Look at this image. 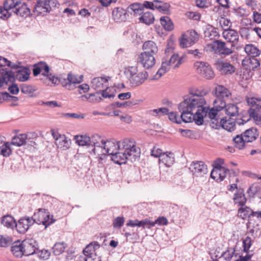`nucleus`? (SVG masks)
<instances>
[{"label": "nucleus", "instance_id": "1", "mask_svg": "<svg viewBox=\"0 0 261 261\" xmlns=\"http://www.w3.org/2000/svg\"><path fill=\"white\" fill-rule=\"evenodd\" d=\"M246 101L250 108L248 110L249 118H253L255 124L261 125V99L254 97H246Z\"/></svg>", "mask_w": 261, "mask_h": 261}, {"label": "nucleus", "instance_id": "2", "mask_svg": "<svg viewBox=\"0 0 261 261\" xmlns=\"http://www.w3.org/2000/svg\"><path fill=\"white\" fill-rule=\"evenodd\" d=\"M59 6L60 4L57 0H38L34 5L33 11L37 13V15L43 16Z\"/></svg>", "mask_w": 261, "mask_h": 261}, {"label": "nucleus", "instance_id": "3", "mask_svg": "<svg viewBox=\"0 0 261 261\" xmlns=\"http://www.w3.org/2000/svg\"><path fill=\"white\" fill-rule=\"evenodd\" d=\"M101 142L102 144L104 145V148L108 155H111V160L113 161L115 164L121 165L125 164L127 161H129L125 151L124 152L117 151L116 148V146L114 143H113V144H114V146L115 147V150H111V148L106 147L107 146L106 144L107 143L110 144L111 143L110 142L102 140Z\"/></svg>", "mask_w": 261, "mask_h": 261}, {"label": "nucleus", "instance_id": "4", "mask_svg": "<svg viewBox=\"0 0 261 261\" xmlns=\"http://www.w3.org/2000/svg\"><path fill=\"white\" fill-rule=\"evenodd\" d=\"M206 48L207 51H214L215 54L220 55L222 58L233 53L232 49L227 47L226 43L221 40H215L211 43L207 44Z\"/></svg>", "mask_w": 261, "mask_h": 261}, {"label": "nucleus", "instance_id": "5", "mask_svg": "<svg viewBox=\"0 0 261 261\" xmlns=\"http://www.w3.org/2000/svg\"><path fill=\"white\" fill-rule=\"evenodd\" d=\"M12 12L17 16L27 17L31 14L30 9L25 3H22V0H12Z\"/></svg>", "mask_w": 261, "mask_h": 261}, {"label": "nucleus", "instance_id": "6", "mask_svg": "<svg viewBox=\"0 0 261 261\" xmlns=\"http://www.w3.org/2000/svg\"><path fill=\"white\" fill-rule=\"evenodd\" d=\"M24 248V256H29L38 253V243L36 240L27 238L22 241Z\"/></svg>", "mask_w": 261, "mask_h": 261}, {"label": "nucleus", "instance_id": "7", "mask_svg": "<svg viewBox=\"0 0 261 261\" xmlns=\"http://www.w3.org/2000/svg\"><path fill=\"white\" fill-rule=\"evenodd\" d=\"M214 66L222 74H232L236 70L235 67L228 62H224L222 58L216 60Z\"/></svg>", "mask_w": 261, "mask_h": 261}, {"label": "nucleus", "instance_id": "8", "mask_svg": "<svg viewBox=\"0 0 261 261\" xmlns=\"http://www.w3.org/2000/svg\"><path fill=\"white\" fill-rule=\"evenodd\" d=\"M154 55L149 54L148 51L141 53L138 58V64H141L145 69L151 68L155 63Z\"/></svg>", "mask_w": 261, "mask_h": 261}, {"label": "nucleus", "instance_id": "9", "mask_svg": "<svg viewBox=\"0 0 261 261\" xmlns=\"http://www.w3.org/2000/svg\"><path fill=\"white\" fill-rule=\"evenodd\" d=\"M72 73L69 72L67 76L66 74H61L58 75V85L61 84L62 86L68 90H73L76 87L73 85V83H76L72 81Z\"/></svg>", "mask_w": 261, "mask_h": 261}, {"label": "nucleus", "instance_id": "10", "mask_svg": "<svg viewBox=\"0 0 261 261\" xmlns=\"http://www.w3.org/2000/svg\"><path fill=\"white\" fill-rule=\"evenodd\" d=\"M33 224L32 219L30 217L24 216L19 219L17 222H16L15 228L18 233L23 234Z\"/></svg>", "mask_w": 261, "mask_h": 261}, {"label": "nucleus", "instance_id": "11", "mask_svg": "<svg viewBox=\"0 0 261 261\" xmlns=\"http://www.w3.org/2000/svg\"><path fill=\"white\" fill-rule=\"evenodd\" d=\"M189 169L197 177L201 176L207 173V166L202 161L193 162Z\"/></svg>", "mask_w": 261, "mask_h": 261}, {"label": "nucleus", "instance_id": "12", "mask_svg": "<svg viewBox=\"0 0 261 261\" xmlns=\"http://www.w3.org/2000/svg\"><path fill=\"white\" fill-rule=\"evenodd\" d=\"M198 63L199 65L197 68L198 73L207 80H211L214 77V72L208 63L203 62Z\"/></svg>", "mask_w": 261, "mask_h": 261}, {"label": "nucleus", "instance_id": "13", "mask_svg": "<svg viewBox=\"0 0 261 261\" xmlns=\"http://www.w3.org/2000/svg\"><path fill=\"white\" fill-rule=\"evenodd\" d=\"M127 226L142 227L143 228L150 229L154 226L155 223L148 218L139 220L136 219L134 220L129 219L126 223Z\"/></svg>", "mask_w": 261, "mask_h": 261}, {"label": "nucleus", "instance_id": "14", "mask_svg": "<svg viewBox=\"0 0 261 261\" xmlns=\"http://www.w3.org/2000/svg\"><path fill=\"white\" fill-rule=\"evenodd\" d=\"M0 88L2 87L4 84L7 85L8 82L14 83L15 82V72L12 70H8L7 68H2L0 69Z\"/></svg>", "mask_w": 261, "mask_h": 261}, {"label": "nucleus", "instance_id": "15", "mask_svg": "<svg viewBox=\"0 0 261 261\" xmlns=\"http://www.w3.org/2000/svg\"><path fill=\"white\" fill-rule=\"evenodd\" d=\"M33 74V76L36 77L40 74L42 71V75H46L49 73L50 70V68L49 65L44 61H40L37 63L34 64L32 66Z\"/></svg>", "mask_w": 261, "mask_h": 261}, {"label": "nucleus", "instance_id": "16", "mask_svg": "<svg viewBox=\"0 0 261 261\" xmlns=\"http://www.w3.org/2000/svg\"><path fill=\"white\" fill-rule=\"evenodd\" d=\"M113 19L116 22H122L126 21L128 17V14L126 9L121 7L115 8L112 11Z\"/></svg>", "mask_w": 261, "mask_h": 261}, {"label": "nucleus", "instance_id": "17", "mask_svg": "<svg viewBox=\"0 0 261 261\" xmlns=\"http://www.w3.org/2000/svg\"><path fill=\"white\" fill-rule=\"evenodd\" d=\"M11 245V251L15 257L21 258L24 256V248L21 240H17L14 242L12 241Z\"/></svg>", "mask_w": 261, "mask_h": 261}, {"label": "nucleus", "instance_id": "18", "mask_svg": "<svg viewBox=\"0 0 261 261\" xmlns=\"http://www.w3.org/2000/svg\"><path fill=\"white\" fill-rule=\"evenodd\" d=\"M13 1L12 0H5L3 6H0V18L3 20L8 19L12 15L10 10L12 9Z\"/></svg>", "mask_w": 261, "mask_h": 261}, {"label": "nucleus", "instance_id": "19", "mask_svg": "<svg viewBox=\"0 0 261 261\" xmlns=\"http://www.w3.org/2000/svg\"><path fill=\"white\" fill-rule=\"evenodd\" d=\"M148 73L146 71L139 72L133 76H130L129 81L132 87H137L142 85L147 79Z\"/></svg>", "mask_w": 261, "mask_h": 261}, {"label": "nucleus", "instance_id": "20", "mask_svg": "<svg viewBox=\"0 0 261 261\" xmlns=\"http://www.w3.org/2000/svg\"><path fill=\"white\" fill-rule=\"evenodd\" d=\"M30 74L31 70L28 66H22L15 73V81L18 80L19 82H26L29 80Z\"/></svg>", "mask_w": 261, "mask_h": 261}, {"label": "nucleus", "instance_id": "21", "mask_svg": "<svg viewBox=\"0 0 261 261\" xmlns=\"http://www.w3.org/2000/svg\"><path fill=\"white\" fill-rule=\"evenodd\" d=\"M140 149H138L136 148V146L133 144L132 146L130 145L129 148H126L125 149V152L127 155L128 160L132 163L133 161L139 160L140 159Z\"/></svg>", "mask_w": 261, "mask_h": 261}, {"label": "nucleus", "instance_id": "22", "mask_svg": "<svg viewBox=\"0 0 261 261\" xmlns=\"http://www.w3.org/2000/svg\"><path fill=\"white\" fill-rule=\"evenodd\" d=\"M213 93L216 98L224 99V97H228L231 95V92L228 89L223 85H218L215 88Z\"/></svg>", "mask_w": 261, "mask_h": 261}, {"label": "nucleus", "instance_id": "23", "mask_svg": "<svg viewBox=\"0 0 261 261\" xmlns=\"http://www.w3.org/2000/svg\"><path fill=\"white\" fill-rule=\"evenodd\" d=\"M233 200L235 204H238L240 206H245L247 199L243 188H239V190L236 191L233 195Z\"/></svg>", "mask_w": 261, "mask_h": 261}, {"label": "nucleus", "instance_id": "24", "mask_svg": "<svg viewBox=\"0 0 261 261\" xmlns=\"http://www.w3.org/2000/svg\"><path fill=\"white\" fill-rule=\"evenodd\" d=\"M246 139L247 142H252L255 141L259 136V133L256 128L252 127L246 129L242 133Z\"/></svg>", "mask_w": 261, "mask_h": 261}, {"label": "nucleus", "instance_id": "25", "mask_svg": "<svg viewBox=\"0 0 261 261\" xmlns=\"http://www.w3.org/2000/svg\"><path fill=\"white\" fill-rule=\"evenodd\" d=\"M226 31H227V33L226 36L223 35L225 39L230 43H232L231 47H234L235 43H238L239 41V34L238 32L236 30L231 29L228 28L226 29ZM224 33H223L224 34Z\"/></svg>", "mask_w": 261, "mask_h": 261}, {"label": "nucleus", "instance_id": "26", "mask_svg": "<svg viewBox=\"0 0 261 261\" xmlns=\"http://www.w3.org/2000/svg\"><path fill=\"white\" fill-rule=\"evenodd\" d=\"M126 11H127L128 15L130 14L135 17L141 15L143 11L141 7V3L136 2L130 4L126 8Z\"/></svg>", "mask_w": 261, "mask_h": 261}, {"label": "nucleus", "instance_id": "27", "mask_svg": "<svg viewBox=\"0 0 261 261\" xmlns=\"http://www.w3.org/2000/svg\"><path fill=\"white\" fill-rule=\"evenodd\" d=\"M184 100L179 103L178 109L179 112L182 114V116H184L185 114H190V115H193V113L191 112L190 108H189V96L185 95L184 97Z\"/></svg>", "mask_w": 261, "mask_h": 261}, {"label": "nucleus", "instance_id": "28", "mask_svg": "<svg viewBox=\"0 0 261 261\" xmlns=\"http://www.w3.org/2000/svg\"><path fill=\"white\" fill-rule=\"evenodd\" d=\"M159 161L160 162L163 163L166 167H171L175 162L174 154L171 152H163Z\"/></svg>", "mask_w": 261, "mask_h": 261}, {"label": "nucleus", "instance_id": "29", "mask_svg": "<svg viewBox=\"0 0 261 261\" xmlns=\"http://www.w3.org/2000/svg\"><path fill=\"white\" fill-rule=\"evenodd\" d=\"M100 245L96 241H93L87 245L83 250V254L86 257L91 256L93 254H97L95 251L97 249L99 248Z\"/></svg>", "mask_w": 261, "mask_h": 261}, {"label": "nucleus", "instance_id": "30", "mask_svg": "<svg viewBox=\"0 0 261 261\" xmlns=\"http://www.w3.org/2000/svg\"><path fill=\"white\" fill-rule=\"evenodd\" d=\"M46 211V209L40 208L37 213H35L33 216L31 217L33 221V224L35 223L38 224H46V221L44 219Z\"/></svg>", "mask_w": 261, "mask_h": 261}, {"label": "nucleus", "instance_id": "31", "mask_svg": "<svg viewBox=\"0 0 261 261\" xmlns=\"http://www.w3.org/2000/svg\"><path fill=\"white\" fill-rule=\"evenodd\" d=\"M245 53L252 58H255L258 57L261 53V50H259L256 46L252 44H246L244 47Z\"/></svg>", "mask_w": 261, "mask_h": 261}, {"label": "nucleus", "instance_id": "32", "mask_svg": "<svg viewBox=\"0 0 261 261\" xmlns=\"http://www.w3.org/2000/svg\"><path fill=\"white\" fill-rule=\"evenodd\" d=\"M139 21L147 25H150L153 23L154 21V16L152 12L147 11L141 14V16L139 18Z\"/></svg>", "mask_w": 261, "mask_h": 261}, {"label": "nucleus", "instance_id": "33", "mask_svg": "<svg viewBox=\"0 0 261 261\" xmlns=\"http://www.w3.org/2000/svg\"><path fill=\"white\" fill-rule=\"evenodd\" d=\"M142 49L144 50V52L148 51L149 54L155 55L158 51L156 44L151 40L145 41L143 44Z\"/></svg>", "mask_w": 261, "mask_h": 261}, {"label": "nucleus", "instance_id": "34", "mask_svg": "<svg viewBox=\"0 0 261 261\" xmlns=\"http://www.w3.org/2000/svg\"><path fill=\"white\" fill-rule=\"evenodd\" d=\"M111 79L110 76L97 77L94 78L91 82V87L94 89L100 88H104L103 84L108 83L109 80Z\"/></svg>", "mask_w": 261, "mask_h": 261}, {"label": "nucleus", "instance_id": "35", "mask_svg": "<svg viewBox=\"0 0 261 261\" xmlns=\"http://www.w3.org/2000/svg\"><path fill=\"white\" fill-rule=\"evenodd\" d=\"M252 210L248 206H241L238 208L237 216L243 220H248L252 216L250 214Z\"/></svg>", "mask_w": 261, "mask_h": 261}, {"label": "nucleus", "instance_id": "36", "mask_svg": "<svg viewBox=\"0 0 261 261\" xmlns=\"http://www.w3.org/2000/svg\"><path fill=\"white\" fill-rule=\"evenodd\" d=\"M189 108H190L191 112L196 108H200V107L203 106L206 104L205 98H198L197 97L192 98L189 96Z\"/></svg>", "mask_w": 261, "mask_h": 261}, {"label": "nucleus", "instance_id": "37", "mask_svg": "<svg viewBox=\"0 0 261 261\" xmlns=\"http://www.w3.org/2000/svg\"><path fill=\"white\" fill-rule=\"evenodd\" d=\"M27 135L25 134H20L13 137L11 144L19 147L27 143Z\"/></svg>", "mask_w": 261, "mask_h": 261}, {"label": "nucleus", "instance_id": "38", "mask_svg": "<svg viewBox=\"0 0 261 261\" xmlns=\"http://www.w3.org/2000/svg\"><path fill=\"white\" fill-rule=\"evenodd\" d=\"M142 102V100L140 99H132L129 101H125L124 102H120L119 101L115 102L111 104V106L114 108H121L126 107H132L133 106L139 105L140 103Z\"/></svg>", "mask_w": 261, "mask_h": 261}, {"label": "nucleus", "instance_id": "39", "mask_svg": "<svg viewBox=\"0 0 261 261\" xmlns=\"http://www.w3.org/2000/svg\"><path fill=\"white\" fill-rule=\"evenodd\" d=\"M75 143L79 146H89L91 143L90 138L87 135H76L74 136Z\"/></svg>", "mask_w": 261, "mask_h": 261}, {"label": "nucleus", "instance_id": "40", "mask_svg": "<svg viewBox=\"0 0 261 261\" xmlns=\"http://www.w3.org/2000/svg\"><path fill=\"white\" fill-rule=\"evenodd\" d=\"M244 136L242 134L240 135H237L233 138V141L234 143V147L239 150L243 149L246 146V144L247 143L246 139H244Z\"/></svg>", "mask_w": 261, "mask_h": 261}, {"label": "nucleus", "instance_id": "41", "mask_svg": "<svg viewBox=\"0 0 261 261\" xmlns=\"http://www.w3.org/2000/svg\"><path fill=\"white\" fill-rule=\"evenodd\" d=\"M222 128L226 129L229 132H232L236 128V122L233 121V119L230 117L228 120H227L226 117L222 118Z\"/></svg>", "mask_w": 261, "mask_h": 261}, {"label": "nucleus", "instance_id": "42", "mask_svg": "<svg viewBox=\"0 0 261 261\" xmlns=\"http://www.w3.org/2000/svg\"><path fill=\"white\" fill-rule=\"evenodd\" d=\"M16 220L13 217L10 215L4 216L1 219V223L8 228L13 229L15 227Z\"/></svg>", "mask_w": 261, "mask_h": 261}, {"label": "nucleus", "instance_id": "43", "mask_svg": "<svg viewBox=\"0 0 261 261\" xmlns=\"http://www.w3.org/2000/svg\"><path fill=\"white\" fill-rule=\"evenodd\" d=\"M160 21L164 29L168 31H171L174 29V24L169 16H162L160 18Z\"/></svg>", "mask_w": 261, "mask_h": 261}, {"label": "nucleus", "instance_id": "44", "mask_svg": "<svg viewBox=\"0 0 261 261\" xmlns=\"http://www.w3.org/2000/svg\"><path fill=\"white\" fill-rule=\"evenodd\" d=\"M67 247V244L64 242H57L52 247L53 253L56 255H59L62 254Z\"/></svg>", "mask_w": 261, "mask_h": 261}, {"label": "nucleus", "instance_id": "45", "mask_svg": "<svg viewBox=\"0 0 261 261\" xmlns=\"http://www.w3.org/2000/svg\"><path fill=\"white\" fill-rule=\"evenodd\" d=\"M246 227L247 228L249 227L256 228V232H257L261 229V220L255 219L254 217L251 216L248 220V222L246 223Z\"/></svg>", "mask_w": 261, "mask_h": 261}, {"label": "nucleus", "instance_id": "46", "mask_svg": "<svg viewBox=\"0 0 261 261\" xmlns=\"http://www.w3.org/2000/svg\"><path fill=\"white\" fill-rule=\"evenodd\" d=\"M224 109L226 114L230 117L235 116L239 114V108L236 104L228 103Z\"/></svg>", "mask_w": 261, "mask_h": 261}, {"label": "nucleus", "instance_id": "47", "mask_svg": "<svg viewBox=\"0 0 261 261\" xmlns=\"http://www.w3.org/2000/svg\"><path fill=\"white\" fill-rule=\"evenodd\" d=\"M224 163V160L221 158H218L214 161L213 165V169L211 173V177L214 179L216 178V176H214L215 172H218L224 167L222 165Z\"/></svg>", "mask_w": 261, "mask_h": 261}, {"label": "nucleus", "instance_id": "48", "mask_svg": "<svg viewBox=\"0 0 261 261\" xmlns=\"http://www.w3.org/2000/svg\"><path fill=\"white\" fill-rule=\"evenodd\" d=\"M60 140L58 141V147H60L63 150H66L70 147L71 141L70 139L68 140L65 135L59 136Z\"/></svg>", "mask_w": 261, "mask_h": 261}, {"label": "nucleus", "instance_id": "49", "mask_svg": "<svg viewBox=\"0 0 261 261\" xmlns=\"http://www.w3.org/2000/svg\"><path fill=\"white\" fill-rule=\"evenodd\" d=\"M261 190L260 187L257 184H252L248 189L247 193L248 194V196L250 198H254L255 196H257L259 194L260 191Z\"/></svg>", "mask_w": 261, "mask_h": 261}, {"label": "nucleus", "instance_id": "50", "mask_svg": "<svg viewBox=\"0 0 261 261\" xmlns=\"http://www.w3.org/2000/svg\"><path fill=\"white\" fill-rule=\"evenodd\" d=\"M45 77L42 78L41 80L42 81L43 83L46 85H48V82H51V83L55 85H57L58 75H53L52 73H47L46 75H43Z\"/></svg>", "mask_w": 261, "mask_h": 261}, {"label": "nucleus", "instance_id": "51", "mask_svg": "<svg viewBox=\"0 0 261 261\" xmlns=\"http://www.w3.org/2000/svg\"><path fill=\"white\" fill-rule=\"evenodd\" d=\"M11 144L6 142L2 145L0 148V154L4 157H8L12 153V149L10 147Z\"/></svg>", "mask_w": 261, "mask_h": 261}, {"label": "nucleus", "instance_id": "52", "mask_svg": "<svg viewBox=\"0 0 261 261\" xmlns=\"http://www.w3.org/2000/svg\"><path fill=\"white\" fill-rule=\"evenodd\" d=\"M12 244V238L7 235H0V247L7 248Z\"/></svg>", "mask_w": 261, "mask_h": 261}, {"label": "nucleus", "instance_id": "53", "mask_svg": "<svg viewBox=\"0 0 261 261\" xmlns=\"http://www.w3.org/2000/svg\"><path fill=\"white\" fill-rule=\"evenodd\" d=\"M36 90L35 87L32 85H22L21 86V91L22 93L29 94L30 97H35L36 95L33 94Z\"/></svg>", "mask_w": 261, "mask_h": 261}, {"label": "nucleus", "instance_id": "54", "mask_svg": "<svg viewBox=\"0 0 261 261\" xmlns=\"http://www.w3.org/2000/svg\"><path fill=\"white\" fill-rule=\"evenodd\" d=\"M182 59V57H179V56L177 54H173L170 58V60L167 62L166 65L167 66H170L171 65L175 63L176 61H177V63L174 67V69H175L178 67V66L181 64Z\"/></svg>", "mask_w": 261, "mask_h": 261}, {"label": "nucleus", "instance_id": "55", "mask_svg": "<svg viewBox=\"0 0 261 261\" xmlns=\"http://www.w3.org/2000/svg\"><path fill=\"white\" fill-rule=\"evenodd\" d=\"M166 64L167 61H162L161 67L158 70L154 77L152 79H151L152 80H158V79L161 77L164 73L168 71L169 69H167Z\"/></svg>", "mask_w": 261, "mask_h": 261}, {"label": "nucleus", "instance_id": "56", "mask_svg": "<svg viewBox=\"0 0 261 261\" xmlns=\"http://www.w3.org/2000/svg\"><path fill=\"white\" fill-rule=\"evenodd\" d=\"M209 93V90L206 89H196L195 91L190 90L189 94L191 95L192 97L196 96L198 98H204V96L206 95Z\"/></svg>", "mask_w": 261, "mask_h": 261}, {"label": "nucleus", "instance_id": "57", "mask_svg": "<svg viewBox=\"0 0 261 261\" xmlns=\"http://www.w3.org/2000/svg\"><path fill=\"white\" fill-rule=\"evenodd\" d=\"M211 122L210 123V126L215 129H219L222 126V118H220L219 116H217L216 118L210 119Z\"/></svg>", "mask_w": 261, "mask_h": 261}, {"label": "nucleus", "instance_id": "58", "mask_svg": "<svg viewBox=\"0 0 261 261\" xmlns=\"http://www.w3.org/2000/svg\"><path fill=\"white\" fill-rule=\"evenodd\" d=\"M193 116V119L195 123L198 125H201L204 123V116L201 114L200 110H197L195 114L192 115Z\"/></svg>", "mask_w": 261, "mask_h": 261}, {"label": "nucleus", "instance_id": "59", "mask_svg": "<svg viewBox=\"0 0 261 261\" xmlns=\"http://www.w3.org/2000/svg\"><path fill=\"white\" fill-rule=\"evenodd\" d=\"M234 253V248L228 247L227 250L223 252L220 258L223 257L225 260L227 261H230L232 257L233 256Z\"/></svg>", "mask_w": 261, "mask_h": 261}, {"label": "nucleus", "instance_id": "60", "mask_svg": "<svg viewBox=\"0 0 261 261\" xmlns=\"http://www.w3.org/2000/svg\"><path fill=\"white\" fill-rule=\"evenodd\" d=\"M179 132L181 134L182 136L191 139H195V132L191 129H179Z\"/></svg>", "mask_w": 261, "mask_h": 261}, {"label": "nucleus", "instance_id": "61", "mask_svg": "<svg viewBox=\"0 0 261 261\" xmlns=\"http://www.w3.org/2000/svg\"><path fill=\"white\" fill-rule=\"evenodd\" d=\"M156 9L159 12H162L165 14H170V8L171 6L168 3H164L161 6H158L156 4Z\"/></svg>", "mask_w": 261, "mask_h": 261}, {"label": "nucleus", "instance_id": "62", "mask_svg": "<svg viewBox=\"0 0 261 261\" xmlns=\"http://www.w3.org/2000/svg\"><path fill=\"white\" fill-rule=\"evenodd\" d=\"M229 172V170L225 167H223L218 172H215V174L218 175V177L216 179V181L218 182L223 181L225 178L227 173Z\"/></svg>", "mask_w": 261, "mask_h": 261}, {"label": "nucleus", "instance_id": "63", "mask_svg": "<svg viewBox=\"0 0 261 261\" xmlns=\"http://www.w3.org/2000/svg\"><path fill=\"white\" fill-rule=\"evenodd\" d=\"M125 219L123 216H118L113 221V226L115 228H120L124 224Z\"/></svg>", "mask_w": 261, "mask_h": 261}, {"label": "nucleus", "instance_id": "64", "mask_svg": "<svg viewBox=\"0 0 261 261\" xmlns=\"http://www.w3.org/2000/svg\"><path fill=\"white\" fill-rule=\"evenodd\" d=\"M168 115V118L169 120L172 122L180 124L181 123V120H180V117H178L177 113L174 112H168L167 114Z\"/></svg>", "mask_w": 261, "mask_h": 261}]
</instances>
